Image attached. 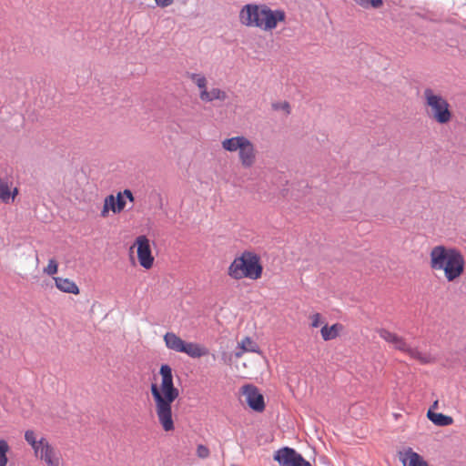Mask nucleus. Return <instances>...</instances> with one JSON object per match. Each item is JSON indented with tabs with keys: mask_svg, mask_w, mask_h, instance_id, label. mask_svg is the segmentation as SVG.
<instances>
[{
	"mask_svg": "<svg viewBox=\"0 0 466 466\" xmlns=\"http://www.w3.org/2000/svg\"><path fill=\"white\" fill-rule=\"evenodd\" d=\"M160 383H152L150 392L155 404V411L161 428L166 432L175 430L172 403L178 398L179 390L173 381L172 369L163 364L159 370Z\"/></svg>",
	"mask_w": 466,
	"mask_h": 466,
	"instance_id": "f257e3e1",
	"label": "nucleus"
},
{
	"mask_svg": "<svg viewBox=\"0 0 466 466\" xmlns=\"http://www.w3.org/2000/svg\"><path fill=\"white\" fill-rule=\"evenodd\" d=\"M429 266L432 271L441 272L448 282H455L464 273L465 258L456 248L437 245L430 250Z\"/></svg>",
	"mask_w": 466,
	"mask_h": 466,
	"instance_id": "f03ea898",
	"label": "nucleus"
},
{
	"mask_svg": "<svg viewBox=\"0 0 466 466\" xmlns=\"http://www.w3.org/2000/svg\"><path fill=\"white\" fill-rule=\"evenodd\" d=\"M285 19L286 14L283 10H273L265 4H247L238 13V21L243 26L264 32L273 31Z\"/></svg>",
	"mask_w": 466,
	"mask_h": 466,
	"instance_id": "7ed1b4c3",
	"label": "nucleus"
},
{
	"mask_svg": "<svg viewBox=\"0 0 466 466\" xmlns=\"http://www.w3.org/2000/svg\"><path fill=\"white\" fill-rule=\"evenodd\" d=\"M227 274L236 281L243 279L258 280L263 275L261 257L253 250L246 249L234 258L228 267Z\"/></svg>",
	"mask_w": 466,
	"mask_h": 466,
	"instance_id": "20e7f679",
	"label": "nucleus"
},
{
	"mask_svg": "<svg viewBox=\"0 0 466 466\" xmlns=\"http://www.w3.org/2000/svg\"><path fill=\"white\" fill-rule=\"evenodd\" d=\"M25 440L31 446L35 457L45 466H65L61 451L46 437L28 430L25 432Z\"/></svg>",
	"mask_w": 466,
	"mask_h": 466,
	"instance_id": "39448f33",
	"label": "nucleus"
},
{
	"mask_svg": "<svg viewBox=\"0 0 466 466\" xmlns=\"http://www.w3.org/2000/svg\"><path fill=\"white\" fill-rule=\"evenodd\" d=\"M423 106L427 116L440 125H446L452 119V112L448 100L431 87L423 90Z\"/></svg>",
	"mask_w": 466,
	"mask_h": 466,
	"instance_id": "423d86ee",
	"label": "nucleus"
},
{
	"mask_svg": "<svg viewBox=\"0 0 466 466\" xmlns=\"http://www.w3.org/2000/svg\"><path fill=\"white\" fill-rule=\"evenodd\" d=\"M379 336L391 347L406 355L410 359L417 360L420 364H431L435 362V358L430 353L422 352L418 348L410 345L407 340L395 332H391L386 329H379L377 330Z\"/></svg>",
	"mask_w": 466,
	"mask_h": 466,
	"instance_id": "0eeeda50",
	"label": "nucleus"
},
{
	"mask_svg": "<svg viewBox=\"0 0 466 466\" xmlns=\"http://www.w3.org/2000/svg\"><path fill=\"white\" fill-rule=\"evenodd\" d=\"M189 79L198 89L199 99L204 103H211L215 100L225 101L228 94L221 88L212 87L208 89V78L201 73H192L188 76Z\"/></svg>",
	"mask_w": 466,
	"mask_h": 466,
	"instance_id": "6e6552de",
	"label": "nucleus"
},
{
	"mask_svg": "<svg viewBox=\"0 0 466 466\" xmlns=\"http://www.w3.org/2000/svg\"><path fill=\"white\" fill-rule=\"evenodd\" d=\"M133 248L137 250L139 266L146 270L151 269L155 263V257L152 253L149 238L146 235L137 236L130 247V252Z\"/></svg>",
	"mask_w": 466,
	"mask_h": 466,
	"instance_id": "1a4fd4ad",
	"label": "nucleus"
},
{
	"mask_svg": "<svg viewBox=\"0 0 466 466\" xmlns=\"http://www.w3.org/2000/svg\"><path fill=\"white\" fill-rule=\"evenodd\" d=\"M240 400L252 410L262 412L265 410V400L259 390L253 384H245L239 390Z\"/></svg>",
	"mask_w": 466,
	"mask_h": 466,
	"instance_id": "9d476101",
	"label": "nucleus"
},
{
	"mask_svg": "<svg viewBox=\"0 0 466 466\" xmlns=\"http://www.w3.org/2000/svg\"><path fill=\"white\" fill-rule=\"evenodd\" d=\"M273 458L280 466H311L309 461H306L294 449L289 447L278 450Z\"/></svg>",
	"mask_w": 466,
	"mask_h": 466,
	"instance_id": "9b49d317",
	"label": "nucleus"
},
{
	"mask_svg": "<svg viewBox=\"0 0 466 466\" xmlns=\"http://www.w3.org/2000/svg\"><path fill=\"white\" fill-rule=\"evenodd\" d=\"M250 142L251 140L245 136H235L223 139L221 147L226 152L238 154Z\"/></svg>",
	"mask_w": 466,
	"mask_h": 466,
	"instance_id": "f8f14e48",
	"label": "nucleus"
},
{
	"mask_svg": "<svg viewBox=\"0 0 466 466\" xmlns=\"http://www.w3.org/2000/svg\"><path fill=\"white\" fill-rule=\"evenodd\" d=\"M258 150L256 145L251 141L245 149L238 154V159L241 167L245 169L253 167L257 162Z\"/></svg>",
	"mask_w": 466,
	"mask_h": 466,
	"instance_id": "ddd939ff",
	"label": "nucleus"
},
{
	"mask_svg": "<svg viewBox=\"0 0 466 466\" xmlns=\"http://www.w3.org/2000/svg\"><path fill=\"white\" fill-rule=\"evenodd\" d=\"M400 460L403 466H429L423 458L413 451L411 448H408L400 453Z\"/></svg>",
	"mask_w": 466,
	"mask_h": 466,
	"instance_id": "4468645a",
	"label": "nucleus"
},
{
	"mask_svg": "<svg viewBox=\"0 0 466 466\" xmlns=\"http://www.w3.org/2000/svg\"><path fill=\"white\" fill-rule=\"evenodd\" d=\"M181 353H185L193 359H199L207 356L208 350L199 343L186 341Z\"/></svg>",
	"mask_w": 466,
	"mask_h": 466,
	"instance_id": "2eb2a0df",
	"label": "nucleus"
},
{
	"mask_svg": "<svg viewBox=\"0 0 466 466\" xmlns=\"http://www.w3.org/2000/svg\"><path fill=\"white\" fill-rule=\"evenodd\" d=\"M54 281L56 287L62 292L74 295H77L80 292L78 286L67 278L54 277Z\"/></svg>",
	"mask_w": 466,
	"mask_h": 466,
	"instance_id": "dca6fc26",
	"label": "nucleus"
},
{
	"mask_svg": "<svg viewBox=\"0 0 466 466\" xmlns=\"http://www.w3.org/2000/svg\"><path fill=\"white\" fill-rule=\"evenodd\" d=\"M163 340L165 342L166 347L173 351L176 352H182V350L185 345V340H183L179 336H177L174 332H167L164 337Z\"/></svg>",
	"mask_w": 466,
	"mask_h": 466,
	"instance_id": "f3484780",
	"label": "nucleus"
},
{
	"mask_svg": "<svg viewBox=\"0 0 466 466\" xmlns=\"http://www.w3.org/2000/svg\"><path fill=\"white\" fill-rule=\"evenodd\" d=\"M344 330V326L340 323H335L331 326L324 324L321 327V338L325 341L332 340L338 338Z\"/></svg>",
	"mask_w": 466,
	"mask_h": 466,
	"instance_id": "a211bd4d",
	"label": "nucleus"
},
{
	"mask_svg": "<svg viewBox=\"0 0 466 466\" xmlns=\"http://www.w3.org/2000/svg\"><path fill=\"white\" fill-rule=\"evenodd\" d=\"M18 194V189L14 187L12 190V184L5 179H0V200L4 203L14 201Z\"/></svg>",
	"mask_w": 466,
	"mask_h": 466,
	"instance_id": "6ab92c4d",
	"label": "nucleus"
},
{
	"mask_svg": "<svg viewBox=\"0 0 466 466\" xmlns=\"http://www.w3.org/2000/svg\"><path fill=\"white\" fill-rule=\"evenodd\" d=\"M113 212L114 214H119L120 211L118 208H116V204L115 202V196L108 195L105 198L103 202V208L100 212V217L103 218H106L109 216V212Z\"/></svg>",
	"mask_w": 466,
	"mask_h": 466,
	"instance_id": "aec40b11",
	"label": "nucleus"
},
{
	"mask_svg": "<svg viewBox=\"0 0 466 466\" xmlns=\"http://www.w3.org/2000/svg\"><path fill=\"white\" fill-rule=\"evenodd\" d=\"M428 419L437 426H449L453 423V419L451 416L443 413L433 412L431 410L427 412Z\"/></svg>",
	"mask_w": 466,
	"mask_h": 466,
	"instance_id": "412c9836",
	"label": "nucleus"
},
{
	"mask_svg": "<svg viewBox=\"0 0 466 466\" xmlns=\"http://www.w3.org/2000/svg\"><path fill=\"white\" fill-rule=\"evenodd\" d=\"M126 198L128 199L130 202H134L135 198L133 196V193L130 189H125L122 192H118L116 196H115V202L116 204V208H118L120 213L125 209L127 202Z\"/></svg>",
	"mask_w": 466,
	"mask_h": 466,
	"instance_id": "4be33fe9",
	"label": "nucleus"
},
{
	"mask_svg": "<svg viewBox=\"0 0 466 466\" xmlns=\"http://www.w3.org/2000/svg\"><path fill=\"white\" fill-rule=\"evenodd\" d=\"M242 351L246 352H258V345L249 337H245L238 343Z\"/></svg>",
	"mask_w": 466,
	"mask_h": 466,
	"instance_id": "5701e85b",
	"label": "nucleus"
},
{
	"mask_svg": "<svg viewBox=\"0 0 466 466\" xmlns=\"http://www.w3.org/2000/svg\"><path fill=\"white\" fill-rule=\"evenodd\" d=\"M9 445L5 440H0V466H6L8 462L7 452L9 451Z\"/></svg>",
	"mask_w": 466,
	"mask_h": 466,
	"instance_id": "b1692460",
	"label": "nucleus"
},
{
	"mask_svg": "<svg viewBox=\"0 0 466 466\" xmlns=\"http://www.w3.org/2000/svg\"><path fill=\"white\" fill-rule=\"evenodd\" d=\"M44 273L49 276H53L58 271V263L55 258H50L48 260V264L46 268H44Z\"/></svg>",
	"mask_w": 466,
	"mask_h": 466,
	"instance_id": "393cba45",
	"label": "nucleus"
},
{
	"mask_svg": "<svg viewBox=\"0 0 466 466\" xmlns=\"http://www.w3.org/2000/svg\"><path fill=\"white\" fill-rule=\"evenodd\" d=\"M310 319V327L311 328H319V326H323L325 323L324 319L319 313H313L309 316Z\"/></svg>",
	"mask_w": 466,
	"mask_h": 466,
	"instance_id": "a878e982",
	"label": "nucleus"
},
{
	"mask_svg": "<svg viewBox=\"0 0 466 466\" xmlns=\"http://www.w3.org/2000/svg\"><path fill=\"white\" fill-rule=\"evenodd\" d=\"M272 108L276 111H283L287 116L290 114V105L287 101L273 103Z\"/></svg>",
	"mask_w": 466,
	"mask_h": 466,
	"instance_id": "bb28decb",
	"label": "nucleus"
},
{
	"mask_svg": "<svg viewBox=\"0 0 466 466\" xmlns=\"http://www.w3.org/2000/svg\"><path fill=\"white\" fill-rule=\"evenodd\" d=\"M197 455L200 459H206L209 456V450L207 446L199 444L197 447Z\"/></svg>",
	"mask_w": 466,
	"mask_h": 466,
	"instance_id": "cd10ccee",
	"label": "nucleus"
},
{
	"mask_svg": "<svg viewBox=\"0 0 466 466\" xmlns=\"http://www.w3.org/2000/svg\"><path fill=\"white\" fill-rule=\"evenodd\" d=\"M369 5L372 7H380L382 5V0H365V5L363 6L367 7Z\"/></svg>",
	"mask_w": 466,
	"mask_h": 466,
	"instance_id": "c85d7f7f",
	"label": "nucleus"
},
{
	"mask_svg": "<svg viewBox=\"0 0 466 466\" xmlns=\"http://www.w3.org/2000/svg\"><path fill=\"white\" fill-rule=\"evenodd\" d=\"M155 3L157 6L165 8L170 6L174 3V0H155Z\"/></svg>",
	"mask_w": 466,
	"mask_h": 466,
	"instance_id": "c756f323",
	"label": "nucleus"
},
{
	"mask_svg": "<svg viewBox=\"0 0 466 466\" xmlns=\"http://www.w3.org/2000/svg\"><path fill=\"white\" fill-rule=\"evenodd\" d=\"M354 1L360 5H365V0H354Z\"/></svg>",
	"mask_w": 466,
	"mask_h": 466,
	"instance_id": "7c9ffc66",
	"label": "nucleus"
},
{
	"mask_svg": "<svg viewBox=\"0 0 466 466\" xmlns=\"http://www.w3.org/2000/svg\"><path fill=\"white\" fill-rule=\"evenodd\" d=\"M243 352H244V351H242V350H241V351H239V352H236V357H237V358L241 357V356H242V354H243Z\"/></svg>",
	"mask_w": 466,
	"mask_h": 466,
	"instance_id": "2f4dec72",
	"label": "nucleus"
},
{
	"mask_svg": "<svg viewBox=\"0 0 466 466\" xmlns=\"http://www.w3.org/2000/svg\"><path fill=\"white\" fill-rule=\"evenodd\" d=\"M232 466H236V465H232Z\"/></svg>",
	"mask_w": 466,
	"mask_h": 466,
	"instance_id": "473e14b6",
	"label": "nucleus"
}]
</instances>
